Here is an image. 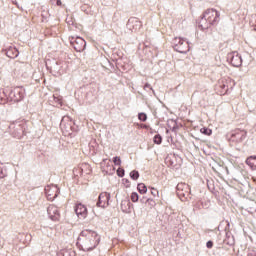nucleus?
Here are the masks:
<instances>
[{
  "mask_svg": "<svg viewBox=\"0 0 256 256\" xmlns=\"http://www.w3.org/2000/svg\"><path fill=\"white\" fill-rule=\"evenodd\" d=\"M75 213L78 219H87V215H88L87 206L83 205L82 203L76 204Z\"/></svg>",
  "mask_w": 256,
  "mask_h": 256,
  "instance_id": "8",
  "label": "nucleus"
},
{
  "mask_svg": "<svg viewBox=\"0 0 256 256\" xmlns=\"http://www.w3.org/2000/svg\"><path fill=\"white\" fill-rule=\"evenodd\" d=\"M139 193H141V195H145V193H147V186H145V184L141 183V184H138V187H137Z\"/></svg>",
  "mask_w": 256,
  "mask_h": 256,
  "instance_id": "16",
  "label": "nucleus"
},
{
  "mask_svg": "<svg viewBox=\"0 0 256 256\" xmlns=\"http://www.w3.org/2000/svg\"><path fill=\"white\" fill-rule=\"evenodd\" d=\"M70 43L75 51H77L78 53H81V51H85V47H87V42H85V39L81 37H71Z\"/></svg>",
  "mask_w": 256,
  "mask_h": 256,
  "instance_id": "4",
  "label": "nucleus"
},
{
  "mask_svg": "<svg viewBox=\"0 0 256 256\" xmlns=\"http://www.w3.org/2000/svg\"><path fill=\"white\" fill-rule=\"evenodd\" d=\"M173 45L178 53H187L189 51V42L183 40V38H174Z\"/></svg>",
  "mask_w": 256,
  "mask_h": 256,
  "instance_id": "3",
  "label": "nucleus"
},
{
  "mask_svg": "<svg viewBox=\"0 0 256 256\" xmlns=\"http://www.w3.org/2000/svg\"><path fill=\"white\" fill-rule=\"evenodd\" d=\"M121 209L123 213H130L131 212V202L129 200H123L121 202Z\"/></svg>",
  "mask_w": 256,
  "mask_h": 256,
  "instance_id": "14",
  "label": "nucleus"
},
{
  "mask_svg": "<svg viewBox=\"0 0 256 256\" xmlns=\"http://www.w3.org/2000/svg\"><path fill=\"white\" fill-rule=\"evenodd\" d=\"M7 175V170L3 168L2 165H0V179H3Z\"/></svg>",
  "mask_w": 256,
  "mask_h": 256,
  "instance_id": "22",
  "label": "nucleus"
},
{
  "mask_svg": "<svg viewBox=\"0 0 256 256\" xmlns=\"http://www.w3.org/2000/svg\"><path fill=\"white\" fill-rule=\"evenodd\" d=\"M200 133H203V135H211V133H213V131L208 128H202V129H200Z\"/></svg>",
  "mask_w": 256,
  "mask_h": 256,
  "instance_id": "21",
  "label": "nucleus"
},
{
  "mask_svg": "<svg viewBox=\"0 0 256 256\" xmlns=\"http://www.w3.org/2000/svg\"><path fill=\"white\" fill-rule=\"evenodd\" d=\"M45 193L48 201H53V199H56L57 195H59V188L55 185L46 186Z\"/></svg>",
  "mask_w": 256,
  "mask_h": 256,
  "instance_id": "6",
  "label": "nucleus"
},
{
  "mask_svg": "<svg viewBox=\"0 0 256 256\" xmlns=\"http://www.w3.org/2000/svg\"><path fill=\"white\" fill-rule=\"evenodd\" d=\"M117 173H118L119 177H123V175H125L123 170H122V174H121V171H119V170L117 171Z\"/></svg>",
  "mask_w": 256,
  "mask_h": 256,
  "instance_id": "31",
  "label": "nucleus"
},
{
  "mask_svg": "<svg viewBox=\"0 0 256 256\" xmlns=\"http://www.w3.org/2000/svg\"><path fill=\"white\" fill-rule=\"evenodd\" d=\"M56 4L61 5V0H57Z\"/></svg>",
  "mask_w": 256,
  "mask_h": 256,
  "instance_id": "33",
  "label": "nucleus"
},
{
  "mask_svg": "<svg viewBox=\"0 0 256 256\" xmlns=\"http://www.w3.org/2000/svg\"><path fill=\"white\" fill-rule=\"evenodd\" d=\"M83 251H93L99 245L101 236L91 229L82 230L78 238Z\"/></svg>",
  "mask_w": 256,
  "mask_h": 256,
  "instance_id": "1",
  "label": "nucleus"
},
{
  "mask_svg": "<svg viewBox=\"0 0 256 256\" xmlns=\"http://www.w3.org/2000/svg\"><path fill=\"white\" fill-rule=\"evenodd\" d=\"M178 197H184V199H189L191 195V188L189 184L179 183L176 187Z\"/></svg>",
  "mask_w": 256,
  "mask_h": 256,
  "instance_id": "5",
  "label": "nucleus"
},
{
  "mask_svg": "<svg viewBox=\"0 0 256 256\" xmlns=\"http://www.w3.org/2000/svg\"><path fill=\"white\" fill-rule=\"evenodd\" d=\"M250 25L252 27H256V14L252 15L251 20H250Z\"/></svg>",
  "mask_w": 256,
  "mask_h": 256,
  "instance_id": "24",
  "label": "nucleus"
},
{
  "mask_svg": "<svg viewBox=\"0 0 256 256\" xmlns=\"http://www.w3.org/2000/svg\"><path fill=\"white\" fill-rule=\"evenodd\" d=\"M109 199H111V194L107 192H102L98 197L97 207H109Z\"/></svg>",
  "mask_w": 256,
  "mask_h": 256,
  "instance_id": "7",
  "label": "nucleus"
},
{
  "mask_svg": "<svg viewBox=\"0 0 256 256\" xmlns=\"http://www.w3.org/2000/svg\"><path fill=\"white\" fill-rule=\"evenodd\" d=\"M151 193L154 197H157V195H159V191H157L156 189H153Z\"/></svg>",
  "mask_w": 256,
  "mask_h": 256,
  "instance_id": "29",
  "label": "nucleus"
},
{
  "mask_svg": "<svg viewBox=\"0 0 256 256\" xmlns=\"http://www.w3.org/2000/svg\"><path fill=\"white\" fill-rule=\"evenodd\" d=\"M11 95L14 101L19 102L23 99V90L16 88L11 92Z\"/></svg>",
  "mask_w": 256,
  "mask_h": 256,
  "instance_id": "12",
  "label": "nucleus"
},
{
  "mask_svg": "<svg viewBox=\"0 0 256 256\" xmlns=\"http://www.w3.org/2000/svg\"><path fill=\"white\" fill-rule=\"evenodd\" d=\"M247 137V131L245 130H236L231 135V141H236V143H241Z\"/></svg>",
  "mask_w": 256,
  "mask_h": 256,
  "instance_id": "10",
  "label": "nucleus"
},
{
  "mask_svg": "<svg viewBox=\"0 0 256 256\" xmlns=\"http://www.w3.org/2000/svg\"><path fill=\"white\" fill-rule=\"evenodd\" d=\"M67 121H69V116H64L61 121V126L65 125V123H67Z\"/></svg>",
  "mask_w": 256,
  "mask_h": 256,
  "instance_id": "26",
  "label": "nucleus"
},
{
  "mask_svg": "<svg viewBox=\"0 0 256 256\" xmlns=\"http://www.w3.org/2000/svg\"><path fill=\"white\" fill-rule=\"evenodd\" d=\"M246 163L251 169H256V156H250L247 158Z\"/></svg>",
  "mask_w": 256,
  "mask_h": 256,
  "instance_id": "15",
  "label": "nucleus"
},
{
  "mask_svg": "<svg viewBox=\"0 0 256 256\" xmlns=\"http://www.w3.org/2000/svg\"><path fill=\"white\" fill-rule=\"evenodd\" d=\"M130 177L134 181H137V179H139V172L137 170L130 172Z\"/></svg>",
  "mask_w": 256,
  "mask_h": 256,
  "instance_id": "17",
  "label": "nucleus"
},
{
  "mask_svg": "<svg viewBox=\"0 0 256 256\" xmlns=\"http://www.w3.org/2000/svg\"><path fill=\"white\" fill-rule=\"evenodd\" d=\"M255 31H256V28H255Z\"/></svg>",
  "mask_w": 256,
  "mask_h": 256,
  "instance_id": "35",
  "label": "nucleus"
},
{
  "mask_svg": "<svg viewBox=\"0 0 256 256\" xmlns=\"http://www.w3.org/2000/svg\"><path fill=\"white\" fill-rule=\"evenodd\" d=\"M138 118H139L140 121H147V114H145V113H140V114L138 115Z\"/></svg>",
  "mask_w": 256,
  "mask_h": 256,
  "instance_id": "25",
  "label": "nucleus"
},
{
  "mask_svg": "<svg viewBox=\"0 0 256 256\" xmlns=\"http://www.w3.org/2000/svg\"><path fill=\"white\" fill-rule=\"evenodd\" d=\"M206 246H207L208 249H211L213 247V242L212 241H208L206 243Z\"/></svg>",
  "mask_w": 256,
  "mask_h": 256,
  "instance_id": "30",
  "label": "nucleus"
},
{
  "mask_svg": "<svg viewBox=\"0 0 256 256\" xmlns=\"http://www.w3.org/2000/svg\"><path fill=\"white\" fill-rule=\"evenodd\" d=\"M148 201H150V203H155L152 199H148Z\"/></svg>",
  "mask_w": 256,
  "mask_h": 256,
  "instance_id": "34",
  "label": "nucleus"
},
{
  "mask_svg": "<svg viewBox=\"0 0 256 256\" xmlns=\"http://www.w3.org/2000/svg\"><path fill=\"white\" fill-rule=\"evenodd\" d=\"M145 89H147V88H149V87H151V85H149V84H145Z\"/></svg>",
  "mask_w": 256,
  "mask_h": 256,
  "instance_id": "32",
  "label": "nucleus"
},
{
  "mask_svg": "<svg viewBox=\"0 0 256 256\" xmlns=\"http://www.w3.org/2000/svg\"><path fill=\"white\" fill-rule=\"evenodd\" d=\"M243 63V60L241 59V57L239 56V54L234 53L231 56V65H233V67H241V64Z\"/></svg>",
  "mask_w": 256,
  "mask_h": 256,
  "instance_id": "11",
  "label": "nucleus"
},
{
  "mask_svg": "<svg viewBox=\"0 0 256 256\" xmlns=\"http://www.w3.org/2000/svg\"><path fill=\"white\" fill-rule=\"evenodd\" d=\"M47 213L52 221H59L61 217L59 214V208H57L55 205H50L47 209Z\"/></svg>",
  "mask_w": 256,
  "mask_h": 256,
  "instance_id": "9",
  "label": "nucleus"
},
{
  "mask_svg": "<svg viewBox=\"0 0 256 256\" xmlns=\"http://www.w3.org/2000/svg\"><path fill=\"white\" fill-rule=\"evenodd\" d=\"M114 165H117L118 167L121 166V158L120 157H114L113 158Z\"/></svg>",
  "mask_w": 256,
  "mask_h": 256,
  "instance_id": "23",
  "label": "nucleus"
},
{
  "mask_svg": "<svg viewBox=\"0 0 256 256\" xmlns=\"http://www.w3.org/2000/svg\"><path fill=\"white\" fill-rule=\"evenodd\" d=\"M132 23H135L136 27H142L141 21L137 19L133 20Z\"/></svg>",
  "mask_w": 256,
  "mask_h": 256,
  "instance_id": "27",
  "label": "nucleus"
},
{
  "mask_svg": "<svg viewBox=\"0 0 256 256\" xmlns=\"http://www.w3.org/2000/svg\"><path fill=\"white\" fill-rule=\"evenodd\" d=\"M162 141H163V138L161 137V135L154 136V143H156V145H161Z\"/></svg>",
  "mask_w": 256,
  "mask_h": 256,
  "instance_id": "18",
  "label": "nucleus"
},
{
  "mask_svg": "<svg viewBox=\"0 0 256 256\" xmlns=\"http://www.w3.org/2000/svg\"><path fill=\"white\" fill-rule=\"evenodd\" d=\"M5 53L10 59H15L16 57H19V51L15 47H9L8 49H6Z\"/></svg>",
  "mask_w": 256,
  "mask_h": 256,
  "instance_id": "13",
  "label": "nucleus"
},
{
  "mask_svg": "<svg viewBox=\"0 0 256 256\" xmlns=\"http://www.w3.org/2000/svg\"><path fill=\"white\" fill-rule=\"evenodd\" d=\"M131 201H133V203H137V201H139V194H137V192H133L131 194Z\"/></svg>",
  "mask_w": 256,
  "mask_h": 256,
  "instance_id": "20",
  "label": "nucleus"
},
{
  "mask_svg": "<svg viewBox=\"0 0 256 256\" xmlns=\"http://www.w3.org/2000/svg\"><path fill=\"white\" fill-rule=\"evenodd\" d=\"M105 163H107V160H104L101 163V167H102L103 171H105L106 173H109V171H111V165H107V168L105 169Z\"/></svg>",
  "mask_w": 256,
  "mask_h": 256,
  "instance_id": "19",
  "label": "nucleus"
},
{
  "mask_svg": "<svg viewBox=\"0 0 256 256\" xmlns=\"http://www.w3.org/2000/svg\"><path fill=\"white\" fill-rule=\"evenodd\" d=\"M54 101H55L56 103H58L59 105H61V103H62L61 97L54 96Z\"/></svg>",
  "mask_w": 256,
  "mask_h": 256,
  "instance_id": "28",
  "label": "nucleus"
},
{
  "mask_svg": "<svg viewBox=\"0 0 256 256\" xmlns=\"http://www.w3.org/2000/svg\"><path fill=\"white\" fill-rule=\"evenodd\" d=\"M221 17V13L216 9L210 8L203 13V17L200 20L199 26L201 29H209L211 25H216Z\"/></svg>",
  "mask_w": 256,
  "mask_h": 256,
  "instance_id": "2",
  "label": "nucleus"
}]
</instances>
